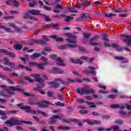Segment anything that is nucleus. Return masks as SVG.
<instances>
[{"label":"nucleus","mask_w":131,"mask_h":131,"mask_svg":"<svg viewBox=\"0 0 131 131\" xmlns=\"http://www.w3.org/2000/svg\"><path fill=\"white\" fill-rule=\"evenodd\" d=\"M0 88L3 89V91H6L7 94H6L4 92H0V96H3V98H11V95H14V93L11 91H16L17 92H23V89H21L20 86H9L7 87L6 85H0Z\"/></svg>","instance_id":"1"},{"label":"nucleus","mask_w":131,"mask_h":131,"mask_svg":"<svg viewBox=\"0 0 131 131\" xmlns=\"http://www.w3.org/2000/svg\"><path fill=\"white\" fill-rule=\"evenodd\" d=\"M77 93L80 94V95L82 96L83 94H85L86 95H89V94H95V92L93 89H90L89 86L86 85L81 89H77Z\"/></svg>","instance_id":"2"},{"label":"nucleus","mask_w":131,"mask_h":131,"mask_svg":"<svg viewBox=\"0 0 131 131\" xmlns=\"http://www.w3.org/2000/svg\"><path fill=\"white\" fill-rule=\"evenodd\" d=\"M50 59H51V60H54V61H55L56 63V64L58 65V66H66V63H65L64 60L60 58V57L57 56V55L55 54H51L50 56Z\"/></svg>","instance_id":"3"},{"label":"nucleus","mask_w":131,"mask_h":131,"mask_svg":"<svg viewBox=\"0 0 131 131\" xmlns=\"http://www.w3.org/2000/svg\"><path fill=\"white\" fill-rule=\"evenodd\" d=\"M67 40L68 42H70V43H74V44H67L64 46H60L58 47L59 49H61V50H65L67 48H76L77 46L76 45V41L75 40L72 39L70 38H67Z\"/></svg>","instance_id":"4"},{"label":"nucleus","mask_w":131,"mask_h":131,"mask_svg":"<svg viewBox=\"0 0 131 131\" xmlns=\"http://www.w3.org/2000/svg\"><path fill=\"white\" fill-rule=\"evenodd\" d=\"M23 122L22 121H19L17 118H12L10 120L5 122L6 124H9L10 126H13L14 125H19Z\"/></svg>","instance_id":"5"},{"label":"nucleus","mask_w":131,"mask_h":131,"mask_svg":"<svg viewBox=\"0 0 131 131\" xmlns=\"http://www.w3.org/2000/svg\"><path fill=\"white\" fill-rule=\"evenodd\" d=\"M61 117H63V114H59V115L52 116L49 118V124H55L57 122V119H61Z\"/></svg>","instance_id":"6"},{"label":"nucleus","mask_w":131,"mask_h":131,"mask_svg":"<svg viewBox=\"0 0 131 131\" xmlns=\"http://www.w3.org/2000/svg\"><path fill=\"white\" fill-rule=\"evenodd\" d=\"M88 69L89 70H92L91 71H89L88 70H85V71H82V73H85V74H92L93 75H97V72L95 71L96 70V68L93 67L89 66Z\"/></svg>","instance_id":"7"},{"label":"nucleus","mask_w":131,"mask_h":131,"mask_svg":"<svg viewBox=\"0 0 131 131\" xmlns=\"http://www.w3.org/2000/svg\"><path fill=\"white\" fill-rule=\"evenodd\" d=\"M38 82V83L37 85V87L33 89L34 91H38L39 89H42V88H45V86H46V83H45V82H43V79L41 80Z\"/></svg>","instance_id":"8"},{"label":"nucleus","mask_w":131,"mask_h":131,"mask_svg":"<svg viewBox=\"0 0 131 131\" xmlns=\"http://www.w3.org/2000/svg\"><path fill=\"white\" fill-rule=\"evenodd\" d=\"M17 106H18V107H20V109H25L28 113H30V111H32L29 106L26 105L24 106L23 103H22L17 104Z\"/></svg>","instance_id":"9"},{"label":"nucleus","mask_w":131,"mask_h":131,"mask_svg":"<svg viewBox=\"0 0 131 131\" xmlns=\"http://www.w3.org/2000/svg\"><path fill=\"white\" fill-rule=\"evenodd\" d=\"M31 114H42L43 116L47 117L48 116V114L41 112V111L39 110H32V111H29Z\"/></svg>","instance_id":"10"},{"label":"nucleus","mask_w":131,"mask_h":131,"mask_svg":"<svg viewBox=\"0 0 131 131\" xmlns=\"http://www.w3.org/2000/svg\"><path fill=\"white\" fill-rule=\"evenodd\" d=\"M122 37H125V39H124L123 41L124 42H126L127 45L130 46L131 45V36H125L124 34L121 35Z\"/></svg>","instance_id":"11"},{"label":"nucleus","mask_w":131,"mask_h":131,"mask_svg":"<svg viewBox=\"0 0 131 131\" xmlns=\"http://www.w3.org/2000/svg\"><path fill=\"white\" fill-rule=\"evenodd\" d=\"M99 38V36L98 35H96L94 37H93L91 39H90L89 43L90 45H91V46H98V45H99L98 43L96 42H93V41H96Z\"/></svg>","instance_id":"12"},{"label":"nucleus","mask_w":131,"mask_h":131,"mask_svg":"<svg viewBox=\"0 0 131 131\" xmlns=\"http://www.w3.org/2000/svg\"><path fill=\"white\" fill-rule=\"evenodd\" d=\"M31 76H32V77H33L35 81H36L37 82H39V81L42 80V79L40 78V75L31 74Z\"/></svg>","instance_id":"13"},{"label":"nucleus","mask_w":131,"mask_h":131,"mask_svg":"<svg viewBox=\"0 0 131 131\" xmlns=\"http://www.w3.org/2000/svg\"><path fill=\"white\" fill-rule=\"evenodd\" d=\"M114 59L119 61H122V63H126L127 62V59L122 56H115Z\"/></svg>","instance_id":"14"},{"label":"nucleus","mask_w":131,"mask_h":131,"mask_svg":"<svg viewBox=\"0 0 131 131\" xmlns=\"http://www.w3.org/2000/svg\"><path fill=\"white\" fill-rule=\"evenodd\" d=\"M40 12L36 9H32L28 11V14H31V15H38Z\"/></svg>","instance_id":"15"},{"label":"nucleus","mask_w":131,"mask_h":131,"mask_svg":"<svg viewBox=\"0 0 131 131\" xmlns=\"http://www.w3.org/2000/svg\"><path fill=\"white\" fill-rule=\"evenodd\" d=\"M48 105H52L53 106H54V104L52 103H51L50 102H49V101H43L42 102H41L39 106L40 107H48Z\"/></svg>","instance_id":"16"},{"label":"nucleus","mask_w":131,"mask_h":131,"mask_svg":"<svg viewBox=\"0 0 131 131\" xmlns=\"http://www.w3.org/2000/svg\"><path fill=\"white\" fill-rule=\"evenodd\" d=\"M70 62H71V63H73L74 64H83V62L81 61L79 59H76L74 60L73 58H71L70 59Z\"/></svg>","instance_id":"17"},{"label":"nucleus","mask_w":131,"mask_h":131,"mask_svg":"<svg viewBox=\"0 0 131 131\" xmlns=\"http://www.w3.org/2000/svg\"><path fill=\"white\" fill-rule=\"evenodd\" d=\"M49 84H50V86L52 88H54V89H58V88L60 84L58 83H56L55 82H50L49 83Z\"/></svg>","instance_id":"18"},{"label":"nucleus","mask_w":131,"mask_h":131,"mask_svg":"<svg viewBox=\"0 0 131 131\" xmlns=\"http://www.w3.org/2000/svg\"><path fill=\"white\" fill-rule=\"evenodd\" d=\"M8 65H10V68H12V69H19L20 67H19L18 66H16V64H15V63L13 62H10L9 64Z\"/></svg>","instance_id":"19"},{"label":"nucleus","mask_w":131,"mask_h":131,"mask_svg":"<svg viewBox=\"0 0 131 131\" xmlns=\"http://www.w3.org/2000/svg\"><path fill=\"white\" fill-rule=\"evenodd\" d=\"M88 123L89 125H94L95 124H100L101 123V121H96L94 120L93 121H88Z\"/></svg>","instance_id":"20"},{"label":"nucleus","mask_w":131,"mask_h":131,"mask_svg":"<svg viewBox=\"0 0 131 131\" xmlns=\"http://www.w3.org/2000/svg\"><path fill=\"white\" fill-rule=\"evenodd\" d=\"M19 67L21 69H25L26 70H27V71H32V69L29 67H25L22 64H19Z\"/></svg>","instance_id":"21"},{"label":"nucleus","mask_w":131,"mask_h":131,"mask_svg":"<svg viewBox=\"0 0 131 131\" xmlns=\"http://www.w3.org/2000/svg\"><path fill=\"white\" fill-rule=\"evenodd\" d=\"M104 15L107 18H111V17H116V14L113 13H109V14L104 13Z\"/></svg>","instance_id":"22"},{"label":"nucleus","mask_w":131,"mask_h":131,"mask_svg":"<svg viewBox=\"0 0 131 131\" xmlns=\"http://www.w3.org/2000/svg\"><path fill=\"white\" fill-rule=\"evenodd\" d=\"M85 103L87 105H89L90 108H96V104H95L94 102L86 101Z\"/></svg>","instance_id":"23"},{"label":"nucleus","mask_w":131,"mask_h":131,"mask_svg":"<svg viewBox=\"0 0 131 131\" xmlns=\"http://www.w3.org/2000/svg\"><path fill=\"white\" fill-rule=\"evenodd\" d=\"M41 55L37 53L33 54V55H31V58L32 60H34V59H36L37 58H39L40 57Z\"/></svg>","instance_id":"24"},{"label":"nucleus","mask_w":131,"mask_h":131,"mask_svg":"<svg viewBox=\"0 0 131 131\" xmlns=\"http://www.w3.org/2000/svg\"><path fill=\"white\" fill-rule=\"evenodd\" d=\"M112 47V48H115L118 52H121V51H122V48L118 47V45L117 44H113Z\"/></svg>","instance_id":"25"},{"label":"nucleus","mask_w":131,"mask_h":131,"mask_svg":"<svg viewBox=\"0 0 131 131\" xmlns=\"http://www.w3.org/2000/svg\"><path fill=\"white\" fill-rule=\"evenodd\" d=\"M22 45H15L13 46V49L14 50H16V51H20V50H22Z\"/></svg>","instance_id":"26"},{"label":"nucleus","mask_w":131,"mask_h":131,"mask_svg":"<svg viewBox=\"0 0 131 131\" xmlns=\"http://www.w3.org/2000/svg\"><path fill=\"white\" fill-rule=\"evenodd\" d=\"M36 5V0H32V2H31L29 4V7L31 8H33V7H35Z\"/></svg>","instance_id":"27"},{"label":"nucleus","mask_w":131,"mask_h":131,"mask_svg":"<svg viewBox=\"0 0 131 131\" xmlns=\"http://www.w3.org/2000/svg\"><path fill=\"white\" fill-rule=\"evenodd\" d=\"M58 128L59 129H62L63 130H69V129H70V128L69 127L63 126H58Z\"/></svg>","instance_id":"28"},{"label":"nucleus","mask_w":131,"mask_h":131,"mask_svg":"<svg viewBox=\"0 0 131 131\" xmlns=\"http://www.w3.org/2000/svg\"><path fill=\"white\" fill-rule=\"evenodd\" d=\"M3 60L4 65H9V64L11 62L10 61V59H9V58L7 57H5Z\"/></svg>","instance_id":"29"},{"label":"nucleus","mask_w":131,"mask_h":131,"mask_svg":"<svg viewBox=\"0 0 131 131\" xmlns=\"http://www.w3.org/2000/svg\"><path fill=\"white\" fill-rule=\"evenodd\" d=\"M36 42L38 45H41L42 46H43V45H47V42L46 41H45V40H37Z\"/></svg>","instance_id":"30"},{"label":"nucleus","mask_w":131,"mask_h":131,"mask_svg":"<svg viewBox=\"0 0 131 131\" xmlns=\"http://www.w3.org/2000/svg\"><path fill=\"white\" fill-rule=\"evenodd\" d=\"M64 122H66L67 123H70V122L72 121H77V120H76L75 119H69L68 120H62Z\"/></svg>","instance_id":"31"},{"label":"nucleus","mask_w":131,"mask_h":131,"mask_svg":"<svg viewBox=\"0 0 131 131\" xmlns=\"http://www.w3.org/2000/svg\"><path fill=\"white\" fill-rule=\"evenodd\" d=\"M45 65H47V63H44L43 64H37V66L39 69H45Z\"/></svg>","instance_id":"32"},{"label":"nucleus","mask_w":131,"mask_h":131,"mask_svg":"<svg viewBox=\"0 0 131 131\" xmlns=\"http://www.w3.org/2000/svg\"><path fill=\"white\" fill-rule=\"evenodd\" d=\"M70 13H77V10H75V7L68 8Z\"/></svg>","instance_id":"33"},{"label":"nucleus","mask_w":131,"mask_h":131,"mask_svg":"<svg viewBox=\"0 0 131 131\" xmlns=\"http://www.w3.org/2000/svg\"><path fill=\"white\" fill-rule=\"evenodd\" d=\"M55 105L56 106H59L60 107H64L65 106V104L60 102V101H58L55 103Z\"/></svg>","instance_id":"34"},{"label":"nucleus","mask_w":131,"mask_h":131,"mask_svg":"<svg viewBox=\"0 0 131 131\" xmlns=\"http://www.w3.org/2000/svg\"><path fill=\"white\" fill-rule=\"evenodd\" d=\"M93 97L95 99H102V98H103V96H102V95H96V94H94L93 95Z\"/></svg>","instance_id":"35"},{"label":"nucleus","mask_w":131,"mask_h":131,"mask_svg":"<svg viewBox=\"0 0 131 131\" xmlns=\"http://www.w3.org/2000/svg\"><path fill=\"white\" fill-rule=\"evenodd\" d=\"M106 99H115L116 98V96L113 94L108 95L105 97Z\"/></svg>","instance_id":"36"},{"label":"nucleus","mask_w":131,"mask_h":131,"mask_svg":"<svg viewBox=\"0 0 131 131\" xmlns=\"http://www.w3.org/2000/svg\"><path fill=\"white\" fill-rule=\"evenodd\" d=\"M71 20H73V17L69 16H66V18H64V20L66 22H69Z\"/></svg>","instance_id":"37"},{"label":"nucleus","mask_w":131,"mask_h":131,"mask_svg":"<svg viewBox=\"0 0 131 131\" xmlns=\"http://www.w3.org/2000/svg\"><path fill=\"white\" fill-rule=\"evenodd\" d=\"M12 2L13 3L12 5L14 7H19V2H18L17 1L15 0V1H12Z\"/></svg>","instance_id":"38"},{"label":"nucleus","mask_w":131,"mask_h":131,"mask_svg":"<svg viewBox=\"0 0 131 131\" xmlns=\"http://www.w3.org/2000/svg\"><path fill=\"white\" fill-rule=\"evenodd\" d=\"M103 39L105 41H109V39H108V35L106 34H102Z\"/></svg>","instance_id":"39"},{"label":"nucleus","mask_w":131,"mask_h":131,"mask_svg":"<svg viewBox=\"0 0 131 131\" xmlns=\"http://www.w3.org/2000/svg\"><path fill=\"white\" fill-rule=\"evenodd\" d=\"M23 51H24L25 52H26L27 53H31V52H33L34 50L33 49L28 50V48L25 47L23 49Z\"/></svg>","instance_id":"40"},{"label":"nucleus","mask_w":131,"mask_h":131,"mask_svg":"<svg viewBox=\"0 0 131 131\" xmlns=\"http://www.w3.org/2000/svg\"><path fill=\"white\" fill-rule=\"evenodd\" d=\"M7 55L10 57V58H15V57H16V55H15L14 53L10 52H8Z\"/></svg>","instance_id":"41"},{"label":"nucleus","mask_w":131,"mask_h":131,"mask_svg":"<svg viewBox=\"0 0 131 131\" xmlns=\"http://www.w3.org/2000/svg\"><path fill=\"white\" fill-rule=\"evenodd\" d=\"M43 17L45 18V19L46 20V22H51V18H50V17H49V16L43 14Z\"/></svg>","instance_id":"42"},{"label":"nucleus","mask_w":131,"mask_h":131,"mask_svg":"<svg viewBox=\"0 0 131 131\" xmlns=\"http://www.w3.org/2000/svg\"><path fill=\"white\" fill-rule=\"evenodd\" d=\"M36 41H37V40L33 39L31 41H29V42L28 43H27V44L31 45H34V43H37V42H36Z\"/></svg>","instance_id":"43"},{"label":"nucleus","mask_w":131,"mask_h":131,"mask_svg":"<svg viewBox=\"0 0 131 131\" xmlns=\"http://www.w3.org/2000/svg\"><path fill=\"white\" fill-rule=\"evenodd\" d=\"M25 79H26V80H28V81H29V82H33L34 81L33 79H31L30 77L28 76L25 77Z\"/></svg>","instance_id":"44"},{"label":"nucleus","mask_w":131,"mask_h":131,"mask_svg":"<svg viewBox=\"0 0 131 131\" xmlns=\"http://www.w3.org/2000/svg\"><path fill=\"white\" fill-rule=\"evenodd\" d=\"M112 129H113L114 131H118L119 127L116 125H113L112 126Z\"/></svg>","instance_id":"45"},{"label":"nucleus","mask_w":131,"mask_h":131,"mask_svg":"<svg viewBox=\"0 0 131 131\" xmlns=\"http://www.w3.org/2000/svg\"><path fill=\"white\" fill-rule=\"evenodd\" d=\"M47 96L49 98H52L54 96V93L52 91H49L47 92Z\"/></svg>","instance_id":"46"},{"label":"nucleus","mask_w":131,"mask_h":131,"mask_svg":"<svg viewBox=\"0 0 131 131\" xmlns=\"http://www.w3.org/2000/svg\"><path fill=\"white\" fill-rule=\"evenodd\" d=\"M92 34H87V33H83V36L84 37V38H86L87 39H89V38H90V37H91Z\"/></svg>","instance_id":"47"},{"label":"nucleus","mask_w":131,"mask_h":131,"mask_svg":"<svg viewBox=\"0 0 131 131\" xmlns=\"http://www.w3.org/2000/svg\"><path fill=\"white\" fill-rule=\"evenodd\" d=\"M55 8L56 9H60L62 11H63V10L64 9V7H63V5H61L60 4H58L57 5H56L55 6Z\"/></svg>","instance_id":"48"},{"label":"nucleus","mask_w":131,"mask_h":131,"mask_svg":"<svg viewBox=\"0 0 131 131\" xmlns=\"http://www.w3.org/2000/svg\"><path fill=\"white\" fill-rule=\"evenodd\" d=\"M9 52L7 49H0V53H3V54H5L6 55H8V53Z\"/></svg>","instance_id":"49"},{"label":"nucleus","mask_w":131,"mask_h":131,"mask_svg":"<svg viewBox=\"0 0 131 131\" xmlns=\"http://www.w3.org/2000/svg\"><path fill=\"white\" fill-rule=\"evenodd\" d=\"M4 28L6 32H9V33H12V32H13V31H12L9 28H6V27L4 26V28Z\"/></svg>","instance_id":"50"},{"label":"nucleus","mask_w":131,"mask_h":131,"mask_svg":"<svg viewBox=\"0 0 131 131\" xmlns=\"http://www.w3.org/2000/svg\"><path fill=\"white\" fill-rule=\"evenodd\" d=\"M20 59H21L23 62H26L28 60V55H26L25 57H20Z\"/></svg>","instance_id":"51"},{"label":"nucleus","mask_w":131,"mask_h":131,"mask_svg":"<svg viewBox=\"0 0 131 131\" xmlns=\"http://www.w3.org/2000/svg\"><path fill=\"white\" fill-rule=\"evenodd\" d=\"M83 6H84V2H82L81 3H80L79 4H77L76 6V8H81V7H82Z\"/></svg>","instance_id":"52"},{"label":"nucleus","mask_w":131,"mask_h":131,"mask_svg":"<svg viewBox=\"0 0 131 131\" xmlns=\"http://www.w3.org/2000/svg\"><path fill=\"white\" fill-rule=\"evenodd\" d=\"M14 30L15 31H16V32H18L19 33H21V32H22V30L19 28L16 27H15Z\"/></svg>","instance_id":"53"},{"label":"nucleus","mask_w":131,"mask_h":131,"mask_svg":"<svg viewBox=\"0 0 131 131\" xmlns=\"http://www.w3.org/2000/svg\"><path fill=\"white\" fill-rule=\"evenodd\" d=\"M3 70H4V71H9V72H12V70L8 67H3Z\"/></svg>","instance_id":"54"},{"label":"nucleus","mask_w":131,"mask_h":131,"mask_svg":"<svg viewBox=\"0 0 131 131\" xmlns=\"http://www.w3.org/2000/svg\"><path fill=\"white\" fill-rule=\"evenodd\" d=\"M115 123H116L117 124H122L123 122H122L121 120H116L115 121Z\"/></svg>","instance_id":"55"},{"label":"nucleus","mask_w":131,"mask_h":131,"mask_svg":"<svg viewBox=\"0 0 131 131\" xmlns=\"http://www.w3.org/2000/svg\"><path fill=\"white\" fill-rule=\"evenodd\" d=\"M10 13L12 14V15H17L19 14V12L15 10H11L10 11Z\"/></svg>","instance_id":"56"},{"label":"nucleus","mask_w":131,"mask_h":131,"mask_svg":"<svg viewBox=\"0 0 131 131\" xmlns=\"http://www.w3.org/2000/svg\"><path fill=\"white\" fill-rule=\"evenodd\" d=\"M4 80H7V81H8L9 83H10V84H14V81L9 78H7V77H6V79Z\"/></svg>","instance_id":"57"},{"label":"nucleus","mask_w":131,"mask_h":131,"mask_svg":"<svg viewBox=\"0 0 131 131\" xmlns=\"http://www.w3.org/2000/svg\"><path fill=\"white\" fill-rule=\"evenodd\" d=\"M55 81H59V82H61V83H62V84H64V83H66L64 81L61 79H55Z\"/></svg>","instance_id":"58"},{"label":"nucleus","mask_w":131,"mask_h":131,"mask_svg":"<svg viewBox=\"0 0 131 131\" xmlns=\"http://www.w3.org/2000/svg\"><path fill=\"white\" fill-rule=\"evenodd\" d=\"M40 60L41 61H43V62H45V63H47V61H48V59L47 58H46V57L45 56H42L40 58Z\"/></svg>","instance_id":"59"},{"label":"nucleus","mask_w":131,"mask_h":131,"mask_svg":"<svg viewBox=\"0 0 131 131\" xmlns=\"http://www.w3.org/2000/svg\"><path fill=\"white\" fill-rule=\"evenodd\" d=\"M44 50L45 51H46V52H52V51H53V50L51 49V48L50 47H46L44 48Z\"/></svg>","instance_id":"60"},{"label":"nucleus","mask_w":131,"mask_h":131,"mask_svg":"<svg viewBox=\"0 0 131 131\" xmlns=\"http://www.w3.org/2000/svg\"><path fill=\"white\" fill-rule=\"evenodd\" d=\"M37 63L36 62H29V65H30V66H37Z\"/></svg>","instance_id":"61"},{"label":"nucleus","mask_w":131,"mask_h":131,"mask_svg":"<svg viewBox=\"0 0 131 131\" xmlns=\"http://www.w3.org/2000/svg\"><path fill=\"white\" fill-rule=\"evenodd\" d=\"M111 108H114L115 109H116L117 108H119V105L118 104H113L111 106Z\"/></svg>","instance_id":"62"},{"label":"nucleus","mask_w":131,"mask_h":131,"mask_svg":"<svg viewBox=\"0 0 131 131\" xmlns=\"http://www.w3.org/2000/svg\"><path fill=\"white\" fill-rule=\"evenodd\" d=\"M58 70H59L57 68H53L52 69V72H53V73L57 74Z\"/></svg>","instance_id":"63"},{"label":"nucleus","mask_w":131,"mask_h":131,"mask_svg":"<svg viewBox=\"0 0 131 131\" xmlns=\"http://www.w3.org/2000/svg\"><path fill=\"white\" fill-rule=\"evenodd\" d=\"M80 59H81V60H89V57H88L87 56H81L80 57Z\"/></svg>","instance_id":"64"}]
</instances>
